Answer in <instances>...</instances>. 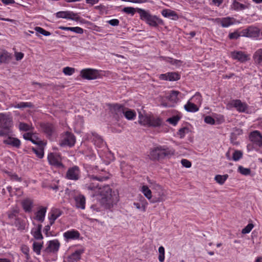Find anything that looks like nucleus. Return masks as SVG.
I'll list each match as a JSON object with an SVG mask.
<instances>
[{
  "label": "nucleus",
  "instance_id": "cd10ccee",
  "mask_svg": "<svg viewBox=\"0 0 262 262\" xmlns=\"http://www.w3.org/2000/svg\"><path fill=\"white\" fill-rule=\"evenodd\" d=\"M162 14L165 17H172L173 20H177L179 18L178 14L174 11L170 10H163Z\"/></svg>",
  "mask_w": 262,
  "mask_h": 262
},
{
  "label": "nucleus",
  "instance_id": "6e6d98bb",
  "mask_svg": "<svg viewBox=\"0 0 262 262\" xmlns=\"http://www.w3.org/2000/svg\"><path fill=\"white\" fill-rule=\"evenodd\" d=\"M189 128L187 127H183L180 128L179 130V132L178 133V135L180 136V137L181 138H183L185 134L188 133L189 132Z\"/></svg>",
  "mask_w": 262,
  "mask_h": 262
},
{
  "label": "nucleus",
  "instance_id": "2f4dec72",
  "mask_svg": "<svg viewBox=\"0 0 262 262\" xmlns=\"http://www.w3.org/2000/svg\"><path fill=\"white\" fill-rule=\"evenodd\" d=\"M180 92L177 91H172L170 92L169 95L167 96L166 98L170 102L173 103H176L178 101V96Z\"/></svg>",
  "mask_w": 262,
  "mask_h": 262
},
{
  "label": "nucleus",
  "instance_id": "a878e982",
  "mask_svg": "<svg viewBox=\"0 0 262 262\" xmlns=\"http://www.w3.org/2000/svg\"><path fill=\"white\" fill-rule=\"evenodd\" d=\"M42 225L40 224L38 225L36 228H33L31 231V233L34 237L36 239H42L43 238L42 235L41 233Z\"/></svg>",
  "mask_w": 262,
  "mask_h": 262
},
{
  "label": "nucleus",
  "instance_id": "8fccbe9b",
  "mask_svg": "<svg viewBox=\"0 0 262 262\" xmlns=\"http://www.w3.org/2000/svg\"><path fill=\"white\" fill-rule=\"evenodd\" d=\"M159 260L160 262H163L164 260L165 256V250L163 246H160L159 248Z\"/></svg>",
  "mask_w": 262,
  "mask_h": 262
},
{
  "label": "nucleus",
  "instance_id": "774afa93",
  "mask_svg": "<svg viewBox=\"0 0 262 262\" xmlns=\"http://www.w3.org/2000/svg\"><path fill=\"white\" fill-rule=\"evenodd\" d=\"M33 134L30 133H27L23 135V137L25 140H30L31 137L32 136Z\"/></svg>",
  "mask_w": 262,
  "mask_h": 262
},
{
  "label": "nucleus",
  "instance_id": "20e7f679",
  "mask_svg": "<svg viewBox=\"0 0 262 262\" xmlns=\"http://www.w3.org/2000/svg\"><path fill=\"white\" fill-rule=\"evenodd\" d=\"M153 190L154 194L152 199L151 200V203H155L165 201L166 192L160 185L155 184L154 186Z\"/></svg>",
  "mask_w": 262,
  "mask_h": 262
},
{
  "label": "nucleus",
  "instance_id": "3c124183",
  "mask_svg": "<svg viewBox=\"0 0 262 262\" xmlns=\"http://www.w3.org/2000/svg\"><path fill=\"white\" fill-rule=\"evenodd\" d=\"M33 151L34 152V153L36 155L37 157L39 158H42L43 157V150L41 148H32Z\"/></svg>",
  "mask_w": 262,
  "mask_h": 262
},
{
  "label": "nucleus",
  "instance_id": "052dcab7",
  "mask_svg": "<svg viewBox=\"0 0 262 262\" xmlns=\"http://www.w3.org/2000/svg\"><path fill=\"white\" fill-rule=\"evenodd\" d=\"M108 23L113 26H117L119 24V21L117 19H113L108 21Z\"/></svg>",
  "mask_w": 262,
  "mask_h": 262
},
{
  "label": "nucleus",
  "instance_id": "864d4df0",
  "mask_svg": "<svg viewBox=\"0 0 262 262\" xmlns=\"http://www.w3.org/2000/svg\"><path fill=\"white\" fill-rule=\"evenodd\" d=\"M75 72V69L69 67H67L63 69V72L66 75H71Z\"/></svg>",
  "mask_w": 262,
  "mask_h": 262
},
{
  "label": "nucleus",
  "instance_id": "423d86ee",
  "mask_svg": "<svg viewBox=\"0 0 262 262\" xmlns=\"http://www.w3.org/2000/svg\"><path fill=\"white\" fill-rule=\"evenodd\" d=\"M76 142L75 136L71 133L67 132L62 135L61 139L59 142L60 146H73Z\"/></svg>",
  "mask_w": 262,
  "mask_h": 262
},
{
  "label": "nucleus",
  "instance_id": "680f3d73",
  "mask_svg": "<svg viewBox=\"0 0 262 262\" xmlns=\"http://www.w3.org/2000/svg\"><path fill=\"white\" fill-rule=\"evenodd\" d=\"M12 133V130L11 129H4L0 130V136H5L8 135L10 133Z\"/></svg>",
  "mask_w": 262,
  "mask_h": 262
},
{
  "label": "nucleus",
  "instance_id": "a211bd4d",
  "mask_svg": "<svg viewBox=\"0 0 262 262\" xmlns=\"http://www.w3.org/2000/svg\"><path fill=\"white\" fill-rule=\"evenodd\" d=\"M5 144L10 145L16 148H19L20 146V141L16 138L12 137H8L6 139L3 141Z\"/></svg>",
  "mask_w": 262,
  "mask_h": 262
},
{
  "label": "nucleus",
  "instance_id": "aec40b11",
  "mask_svg": "<svg viewBox=\"0 0 262 262\" xmlns=\"http://www.w3.org/2000/svg\"><path fill=\"white\" fill-rule=\"evenodd\" d=\"M47 207L41 206L35 213V219L41 223L45 220Z\"/></svg>",
  "mask_w": 262,
  "mask_h": 262
},
{
  "label": "nucleus",
  "instance_id": "39448f33",
  "mask_svg": "<svg viewBox=\"0 0 262 262\" xmlns=\"http://www.w3.org/2000/svg\"><path fill=\"white\" fill-rule=\"evenodd\" d=\"M48 160L49 164L52 166L61 170L65 169V166L62 163L61 157L59 155L50 153L48 156Z\"/></svg>",
  "mask_w": 262,
  "mask_h": 262
},
{
  "label": "nucleus",
  "instance_id": "7c9ffc66",
  "mask_svg": "<svg viewBox=\"0 0 262 262\" xmlns=\"http://www.w3.org/2000/svg\"><path fill=\"white\" fill-rule=\"evenodd\" d=\"M22 205L26 212H30L33 207V201L30 199H26L22 202Z\"/></svg>",
  "mask_w": 262,
  "mask_h": 262
},
{
  "label": "nucleus",
  "instance_id": "6e6552de",
  "mask_svg": "<svg viewBox=\"0 0 262 262\" xmlns=\"http://www.w3.org/2000/svg\"><path fill=\"white\" fill-rule=\"evenodd\" d=\"M13 125L12 119L9 115L0 113V127L10 130Z\"/></svg>",
  "mask_w": 262,
  "mask_h": 262
},
{
  "label": "nucleus",
  "instance_id": "f3484780",
  "mask_svg": "<svg viewBox=\"0 0 262 262\" xmlns=\"http://www.w3.org/2000/svg\"><path fill=\"white\" fill-rule=\"evenodd\" d=\"M62 211L59 209L53 208L51 209L49 214V220L50 221V225H52L55 221L61 215Z\"/></svg>",
  "mask_w": 262,
  "mask_h": 262
},
{
  "label": "nucleus",
  "instance_id": "a19ab883",
  "mask_svg": "<svg viewBox=\"0 0 262 262\" xmlns=\"http://www.w3.org/2000/svg\"><path fill=\"white\" fill-rule=\"evenodd\" d=\"M220 24L223 27H228L233 24L230 17H226L220 20Z\"/></svg>",
  "mask_w": 262,
  "mask_h": 262
},
{
  "label": "nucleus",
  "instance_id": "2eb2a0df",
  "mask_svg": "<svg viewBox=\"0 0 262 262\" xmlns=\"http://www.w3.org/2000/svg\"><path fill=\"white\" fill-rule=\"evenodd\" d=\"M40 127L42 131L48 137L50 138L55 133V128L54 125L50 123H41Z\"/></svg>",
  "mask_w": 262,
  "mask_h": 262
},
{
  "label": "nucleus",
  "instance_id": "72a5a7b5",
  "mask_svg": "<svg viewBox=\"0 0 262 262\" xmlns=\"http://www.w3.org/2000/svg\"><path fill=\"white\" fill-rule=\"evenodd\" d=\"M184 108L186 111L189 112H195L199 110V108L196 105L189 101L184 105Z\"/></svg>",
  "mask_w": 262,
  "mask_h": 262
},
{
  "label": "nucleus",
  "instance_id": "6ab92c4d",
  "mask_svg": "<svg viewBox=\"0 0 262 262\" xmlns=\"http://www.w3.org/2000/svg\"><path fill=\"white\" fill-rule=\"evenodd\" d=\"M74 199L75 202V206L77 208L81 209H85V198L83 195L79 194L75 196Z\"/></svg>",
  "mask_w": 262,
  "mask_h": 262
},
{
  "label": "nucleus",
  "instance_id": "4d7b16f0",
  "mask_svg": "<svg viewBox=\"0 0 262 262\" xmlns=\"http://www.w3.org/2000/svg\"><path fill=\"white\" fill-rule=\"evenodd\" d=\"M122 11L126 13V14H131L132 15H133L135 12V9L133 7H124L122 9Z\"/></svg>",
  "mask_w": 262,
  "mask_h": 262
},
{
  "label": "nucleus",
  "instance_id": "5fc2aeb1",
  "mask_svg": "<svg viewBox=\"0 0 262 262\" xmlns=\"http://www.w3.org/2000/svg\"><path fill=\"white\" fill-rule=\"evenodd\" d=\"M30 141L36 145H40L42 142L40 139H39L35 134H33Z\"/></svg>",
  "mask_w": 262,
  "mask_h": 262
},
{
  "label": "nucleus",
  "instance_id": "de8ad7c7",
  "mask_svg": "<svg viewBox=\"0 0 262 262\" xmlns=\"http://www.w3.org/2000/svg\"><path fill=\"white\" fill-rule=\"evenodd\" d=\"M19 129L22 131H28L32 129V127L27 123L20 122L19 124Z\"/></svg>",
  "mask_w": 262,
  "mask_h": 262
},
{
  "label": "nucleus",
  "instance_id": "393cba45",
  "mask_svg": "<svg viewBox=\"0 0 262 262\" xmlns=\"http://www.w3.org/2000/svg\"><path fill=\"white\" fill-rule=\"evenodd\" d=\"M162 123V120L160 118L155 117L154 116H150L148 127H159L161 125Z\"/></svg>",
  "mask_w": 262,
  "mask_h": 262
},
{
  "label": "nucleus",
  "instance_id": "37998d69",
  "mask_svg": "<svg viewBox=\"0 0 262 262\" xmlns=\"http://www.w3.org/2000/svg\"><path fill=\"white\" fill-rule=\"evenodd\" d=\"M34 30L37 32L36 35H38V33H40L45 36H48L51 35V33L43 29V28L39 27H36Z\"/></svg>",
  "mask_w": 262,
  "mask_h": 262
},
{
  "label": "nucleus",
  "instance_id": "49530a36",
  "mask_svg": "<svg viewBox=\"0 0 262 262\" xmlns=\"http://www.w3.org/2000/svg\"><path fill=\"white\" fill-rule=\"evenodd\" d=\"M180 117H179L178 116H174L171 118H168L166 121L173 125H176L177 124L178 122L180 120Z\"/></svg>",
  "mask_w": 262,
  "mask_h": 262
},
{
  "label": "nucleus",
  "instance_id": "1a4fd4ad",
  "mask_svg": "<svg viewBox=\"0 0 262 262\" xmlns=\"http://www.w3.org/2000/svg\"><path fill=\"white\" fill-rule=\"evenodd\" d=\"M124 109L125 107L121 104L117 103L110 105L111 113L116 119H119L122 117Z\"/></svg>",
  "mask_w": 262,
  "mask_h": 262
},
{
  "label": "nucleus",
  "instance_id": "13d9d810",
  "mask_svg": "<svg viewBox=\"0 0 262 262\" xmlns=\"http://www.w3.org/2000/svg\"><path fill=\"white\" fill-rule=\"evenodd\" d=\"M204 121L205 123L207 124H209L211 125H213L215 124V120L214 119L210 116H207L205 117L204 119Z\"/></svg>",
  "mask_w": 262,
  "mask_h": 262
},
{
  "label": "nucleus",
  "instance_id": "f03ea898",
  "mask_svg": "<svg viewBox=\"0 0 262 262\" xmlns=\"http://www.w3.org/2000/svg\"><path fill=\"white\" fill-rule=\"evenodd\" d=\"M174 154V150L166 146H158L151 149L149 157L153 161H159L169 158Z\"/></svg>",
  "mask_w": 262,
  "mask_h": 262
},
{
  "label": "nucleus",
  "instance_id": "603ef678",
  "mask_svg": "<svg viewBox=\"0 0 262 262\" xmlns=\"http://www.w3.org/2000/svg\"><path fill=\"white\" fill-rule=\"evenodd\" d=\"M254 227V225L252 223L248 224L244 228L242 229L243 234L249 233Z\"/></svg>",
  "mask_w": 262,
  "mask_h": 262
},
{
  "label": "nucleus",
  "instance_id": "a18cd8bd",
  "mask_svg": "<svg viewBox=\"0 0 262 262\" xmlns=\"http://www.w3.org/2000/svg\"><path fill=\"white\" fill-rule=\"evenodd\" d=\"M168 77L169 81H176L180 78V75L176 72L168 73Z\"/></svg>",
  "mask_w": 262,
  "mask_h": 262
},
{
  "label": "nucleus",
  "instance_id": "f257e3e1",
  "mask_svg": "<svg viewBox=\"0 0 262 262\" xmlns=\"http://www.w3.org/2000/svg\"><path fill=\"white\" fill-rule=\"evenodd\" d=\"M107 179V177L101 176H89L85 179L86 183L84 187L85 189L91 191L93 196L99 195L100 196L101 203L105 206L110 207L119 201L118 192L112 191V189L108 185L104 186L102 188L99 187L97 182V181H104Z\"/></svg>",
  "mask_w": 262,
  "mask_h": 262
},
{
  "label": "nucleus",
  "instance_id": "9b49d317",
  "mask_svg": "<svg viewBox=\"0 0 262 262\" xmlns=\"http://www.w3.org/2000/svg\"><path fill=\"white\" fill-rule=\"evenodd\" d=\"M58 18H66L78 21L80 19V17L77 13H75L72 11H60L56 14Z\"/></svg>",
  "mask_w": 262,
  "mask_h": 262
},
{
  "label": "nucleus",
  "instance_id": "0e129e2a",
  "mask_svg": "<svg viewBox=\"0 0 262 262\" xmlns=\"http://www.w3.org/2000/svg\"><path fill=\"white\" fill-rule=\"evenodd\" d=\"M239 37V35L238 34L237 32H233L230 33L229 35V37L230 39H237Z\"/></svg>",
  "mask_w": 262,
  "mask_h": 262
},
{
  "label": "nucleus",
  "instance_id": "dca6fc26",
  "mask_svg": "<svg viewBox=\"0 0 262 262\" xmlns=\"http://www.w3.org/2000/svg\"><path fill=\"white\" fill-rule=\"evenodd\" d=\"M230 104L239 112H245L248 108L247 104L246 103L242 102L239 99L232 100Z\"/></svg>",
  "mask_w": 262,
  "mask_h": 262
},
{
  "label": "nucleus",
  "instance_id": "9d476101",
  "mask_svg": "<svg viewBox=\"0 0 262 262\" xmlns=\"http://www.w3.org/2000/svg\"><path fill=\"white\" fill-rule=\"evenodd\" d=\"M80 176V170L77 166L69 168L66 173V178L70 180L77 181L79 179Z\"/></svg>",
  "mask_w": 262,
  "mask_h": 262
},
{
  "label": "nucleus",
  "instance_id": "338daca9",
  "mask_svg": "<svg viewBox=\"0 0 262 262\" xmlns=\"http://www.w3.org/2000/svg\"><path fill=\"white\" fill-rule=\"evenodd\" d=\"M17 213V211L16 210H13L12 212L8 213V217L10 219H15Z\"/></svg>",
  "mask_w": 262,
  "mask_h": 262
},
{
  "label": "nucleus",
  "instance_id": "b1692460",
  "mask_svg": "<svg viewBox=\"0 0 262 262\" xmlns=\"http://www.w3.org/2000/svg\"><path fill=\"white\" fill-rule=\"evenodd\" d=\"M92 140L97 146L102 147L105 144L101 137L95 133H92Z\"/></svg>",
  "mask_w": 262,
  "mask_h": 262
},
{
  "label": "nucleus",
  "instance_id": "e2e57ef3",
  "mask_svg": "<svg viewBox=\"0 0 262 262\" xmlns=\"http://www.w3.org/2000/svg\"><path fill=\"white\" fill-rule=\"evenodd\" d=\"M168 62L171 63L172 64H173V65H177V66H179L180 64V63H181V61L180 60H176V59H172L171 58H169L168 60H167Z\"/></svg>",
  "mask_w": 262,
  "mask_h": 262
},
{
  "label": "nucleus",
  "instance_id": "f8f14e48",
  "mask_svg": "<svg viewBox=\"0 0 262 262\" xmlns=\"http://www.w3.org/2000/svg\"><path fill=\"white\" fill-rule=\"evenodd\" d=\"M249 139L253 143L262 147V135L258 130H254L251 132L249 135Z\"/></svg>",
  "mask_w": 262,
  "mask_h": 262
},
{
  "label": "nucleus",
  "instance_id": "e433bc0d",
  "mask_svg": "<svg viewBox=\"0 0 262 262\" xmlns=\"http://www.w3.org/2000/svg\"><path fill=\"white\" fill-rule=\"evenodd\" d=\"M254 59L257 63L262 64V49L258 50L255 53Z\"/></svg>",
  "mask_w": 262,
  "mask_h": 262
},
{
  "label": "nucleus",
  "instance_id": "69168bd1",
  "mask_svg": "<svg viewBox=\"0 0 262 262\" xmlns=\"http://www.w3.org/2000/svg\"><path fill=\"white\" fill-rule=\"evenodd\" d=\"M15 56L16 60L18 61L21 60L24 57V54L21 52H15Z\"/></svg>",
  "mask_w": 262,
  "mask_h": 262
},
{
  "label": "nucleus",
  "instance_id": "4be33fe9",
  "mask_svg": "<svg viewBox=\"0 0 262 262\" xmlns=\"http://www.w3.org/2000/svg\"><path fill=\"white\" fill-rule=\"evenodd\" d=\"M84 252V250L82 249L78 250L73 253L68 257V261L69 262L77 261L81 258V255Z\"/></svg>",
  "mask_w": 262,
  "mask_h": 262
},
{
  "label": "nucleus",
  "instance_id": "ddd939ff",
  "mask_svg": "<svg viewBox=\"0 0 262 262\" xmlns=\"http://www.w3.org/2000/svg\"><path fill=\"white\" fill-rule=\"evenodd\" d=\"M230 56L234 60H236L241 62H244L249 59L248 55L241 51L231 52Z\"/></svg>",
  "mask_w": 262,
  "mask_h": 262
},
{
  "label": "nucleus",
  "instance_id": "79ce46f5",
  "mask_svg": "<svg viewBox=\"0 0 262 262\" xmlns=\"http://www.w3.org/2000/svg\"><path fill=\"white\" fill-rule=\"evenodd\" d=\"M243 157V152L241 150H235L232 155V160L237 161L241 159Z\"/></svg>",
  "mask_w": 262,
  "mask_h": 262
},
{
  "label": "nucleus",
  "instance_id": "f704fd0d",
  "mask_svg": "<svg viewBox=\"0 0 262 262\" xmlns=\"http://www.w3.org/2000/svg\"><path fill=\"white\" fill-rule=\"evenodd\" d=\"M231 8L233 10L238 11L245 9L247 8V6L234 0L231 6Z\"/></svg>",
  "mask_w": 262,
  "mask_h": 262
},
{
  "label": "nucleus",
  "instance_id": "0eeeda50",
  "mask_svg": "<svg viewBox=\"0 0 262 262\" xmlns=\"http://www.w3.org/2000/svg\"><path fill=\"white\" fill-rule=\"evenodd\" d=\"M80 76L83 79L93 80L98 78L99 76L98 70L93 69H85L80 72Z\"/></svg>",
  "mask_w": 262,
  "mask_h": 262
},
{
  "label": "nucleus",
  "instance_id": "c756f323",
  "mask_svg": "<svg viewBox=\"0 0 262 262\" xmlns=\"http://www.w3.org/2000/svg\"><path fill=\"white\" fill-rule=\"evenodd\" d=\"M59 29L63 30L66 31H73L76 33L81 34L83 33V30L80 27H63L60 26L59 27Z\"/></svg>",
  "mask_w": 262,
  "mask_h": 262
},
{
  "label": "nucleus",
  "instance_id": "412c9836",
  "mask_svg": "<svg viewBox=\"0 0 262 262\" xmlns=\"http://www.w3.org/2000/svg\"><path fill=\"white\" fill-rule=\"evenodd\" d=\"M80 233L79 232L75 230H69L63 233V237L67 241L78 239Z\"/></svg>",
  "mask_w": 262,
  "mask_h": 262
},
{
  "label": "nucleus",
  "instance_id": "ea45409f",
  "mask_svg": "<svg viewBox=\"0 0 262 262\" xmlns=\"http://www.w3.org/2000/svg\"><path fill=\"white\" fill-rule=\"evenodd\" d=\"M33 107V104L31 102H20L14 106V108H22L25 107L32 108Z\"/></svg>",
  "mask_w": 262,
  "mask_h": 262
},
{
  "label": "nucleus",
  "instance_id": "7ed1b4c3",
  "mask_svg": "<svg viewBox=\"0 0 262 262\" xmlns=\"http://www.w3.org/2000/svg\"><path fill=\"white\" fill-rule=\"evenodd\" d=\"M137 12L139 13L140 18L145 21L149 26L156 27L158 25H163V21L156 15H151L148 11L139 8Z\"/></svg>",
  "mask_w": 262,
  "mask_h": 262
},
{
  "label": "nucleus",
  "instance_id": "5701e85b",
  "mask_svg": "<svg viewBox=\"0 0 262 262\" xmlns=\"http://www.w3.org/2000/svg\"><path fill=\"white\" fill-rule=\"evenodd\" d=\"M245 31L246 33V36L250 37H256L260 33L259 29L255 27H249Z\"/></svg>",
  "mask_w": 262,
  "mask_h": 262
},
{
  "label": "nucleus",
  "instance_id": "473e14b6",
  "mask_svg": "<svg viewBox=\"0 0 262 262\" xmlns=\"http://www.w3.org/2000/svg\"><path fill=\"white\" fill-rule=\"evenodd\" d=\"M123 115L128 120H133L136 117V112L125 107Z\"/></svg>",
  "mask_w": 262,
  "mask_h": 262
},
{
  "label": "nucleus",
  "instance_id": "4c0bfd02",
  "mask_svg": "<svg viewBox=\"0 0 262 262\" xmlns=\"http://www.w3.org/2000/svg\"><path fill=\"white\" fill-rule=\"evenodd\" d=\"M228 177V174H225V175H220L217 174L215 176L214 178V180L216 181V182L219 183L220 185H223L227 179Z\"/></svg>",
  "mask_w": 262,
  "mask_h": 262
},
{
  "label": "nucleus",
  "instance_id": "09e8293b",
  "mask_svg": "<svg viewBox=\"0 0 262 262\" xmlns=\"http://www.w3.org/2000/svg\"><path fill=\"white\" fill-rule=\"evenodd\" d=\"M21 250L22 252L25 254L26 258L27 260H28L30 258V256L29 255V248L26 245H23L21 247Z\"/></svg>",
  "mask_w": 262,
  "mask_h": 262
},
{
  "label": "nucleus",
  "instance_id": "c85d7f7f",
  "mask_svg": "<svg viewBox=\"0 0 262 262\" xmlns=\"http://www.w3.org/2000/svg\"><path fill=\"white\" fill-rule=\"evenodd\" d=\"M11 59V54L8 52L4 51L0 55V62L1 63H8Z\"/></svg>",
  "mask_w": 262,
  "mask_h": 262
},
{
  "label": "nucleus",
  "instance_id": "c9c22d12",
  "mask_svg": "<svg viewBox=\"0 0 262 262\" xmlns=\"http://www.w3.org/2000/svg\"><path fill=\"white\" fill-rule=\"evenodd\" d=\"M141 191L145 196L151 202V200L152 199L153 195H152L151 191L148 187L147 186L144 185L142 187Z\"/></svg>",
  "mask_w": 262,
  "mask_h": 262
},
{
  "label": "nucleus",
  "instance_id": "58836bf2",
  "mask_svg": "<svg viewBox=\"0 0 262 262\" xmlns=\"http://www.w3.org/2000/svg\"><path fill=\"white\" fill-rule=\"evenodd\" d=\"M43 242L42 243H40L38 242H34L33 244V249L34 252H35L37 255H39L40 254V251L42 247Z\"/></svg>",
  "mask_w": 262,
  "mask_h": 262
},
{
  "label": "nucleus",
  "instance_id": "4468645a",
  "mask_svg": "<svg viewBox=\"0 0 262 262\" xmlns=\"http://www.w3.org/2000/svg\"><path fill=\"white\" fill-rule=\"evenodd\" d=\"M60 243L57 239L50 241L48 243V246L45 249L47 253H56L59 248Z\"/></svg>",
  "mask_w": 262,
  "mask_h": 262
},
{
  "label": "nucleus",
  "instance_id": "bf43d9fd",
  "mask_svg": "<svg viewBox=\"0 0 262 262\" xmlns=\"http://www.w3.org/2000/svg\"><path fill=\"white\" fill-rule=\"evenodd\" d=\"M182 165L186 168H189L191 166V163L187 159H182L181 160Z\"/></svg>",
  "mask_w": 262,
  "mask_h": 262
},
{
  "label": "nucleus",
  "instance_id": "c03bdc74",
  "mask_svg": "<svg viewBox=\"0 0 262 262\" xmlns=\"http://www.w3.org/2000/svg\"><path fill=\"white\" fill-rule=\"evenodd\" d=\"M238 171L243 175L248 176L250 174L251 169L250 168H245L242 166H239L238 167Z\"/></svg>",
  "mask_w": 262,
  "mask_h": 262
},
{
  "label": "nucleus",
  "instance_id": "bb28decb",
  "mask_svg": "<svg viewBox=\"0 0 262 262\" xmlns=\"http://www.w3.org/2000/svg\"><path fill=\"white\" fill-rule=\"evenodd\" d=\"M150 118V116L143 115L140 112L138 122L141 125L148 127Z\"/></svg>",
  "mask_w": 262,
  "mask_h": 262
}]
</instances>
